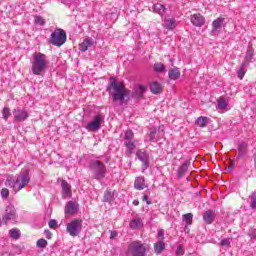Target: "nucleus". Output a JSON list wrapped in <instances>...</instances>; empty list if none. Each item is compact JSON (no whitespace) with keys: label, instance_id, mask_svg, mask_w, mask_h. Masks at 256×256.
I'll use <instances>...</instances> for the list:
<instances>
[{"label":"nucleus","instance_id":"f257e3e1","mask_svg":"<svg viewBox=\"0 0 256 256\" xmlns=\"http://www.w3.org/2000/svg\"><path fill=\"white\" fill-rule=\"evenodd\" d=\"M106 91L109 93L110 97H112V101L115 105H123L125 99L129 98V91L125 87V84L117 81L115 76L109 78Z\"/></svg>","mask_w":256,"mask_h":256},{"label":"nucleus","instance_id":"f03ea898","mask_svg":"<svg viewBox=\"0 0 256 256\" xmlns=\"http://www.w3.org/2000/svg\"><path fill=\"white\" fill-rule=\"evenodd\" d=\"M29 183H31V174L29 169H24L15 176H8L5 185L9 187V189H12L14 193H19V191L25 189Z\"/></svg>","mask_w":256,"mask_h":256},{"label":"nucleus","instance_id":"7ed1b4c3","mask_svg":"<svg viewBox=\"0 0 256 256\" xmlns=\"http://www.w3.org/2000/svg\"><path fill=\"white\" fill-rule=\"evenodd\" d=\"M49 67V60L47 59V55L41 52H35L33 54L32 60V73L33 75H42L45 71H47Z\"/></svg>","mask_w":256,"mask_h":256},{"label":"nucleus","instance_id":"20e7f679","mask_svg":"<svg viewBox=\"0 0 256 256\" xmlns=\"http://www.w3.org/2000/svg\"><path fill=\"white\" fill-rule=\"evenodd\" d=\"M89 169L93 179L96 181H103L107 177V166L99 160H92L89 164Z\"/></svg>","mask_w":256,"mask_h":256},{"label":"nucleus","instance_id":"39448f33","mask_svg":"<svg viewBox=\"0 0 256 256\" xmlns=\"http://www.w3.org/2000/svg\"><path fill=\"white\" fill-rule=\"evenodd\" d=\"M126 256H147V245L136 240L128 245Z\"/></svg>","mask_w":256,"mask_h":256},{"label":"nucleus","instance_id":"423d86ee","mask_svg":"<svg viewBox=\"0 0 256 256\" xmlns=\"http://www.w3.org/2000/svg\"><path fill=\"white\" fill-rule=\"evenodd\" d=\"M66 41L67 33L61 28L54 30L50 35V43L55 47H61V45H65Z\"/></svg>","mask_w":256,"mask_h":256},{"label":"nucleus","instance_id":"0eeeda50","mask_svg":"<svg viewBox=\"0 0 256 256\" xmlns=\"http://www.w3.org/2000/svg\"><path fill=\"white\" fill-rule=\"evenodd\" d=\"M81 231H83V220L79 218L73 219L66 225V232L70 237H78L81 235Z\"/></svg>","mask_w":256,"mask_h":256},{"label":"nucleus","instance_id":"6e6552de","mask_svg":"<svg viewBox=\"0 0 256 256\" xmlns=\"http://www.w3.org/2000/svg\"><path fill=\"white\" fill-rule=\"evenodd\" d=\"M19 215H17V209L13 204H9L5 208L4 215L2 216V221L7 225L8 223H17V219Z\"/></svg>","mask_w":256,"mask_h":256},{"label":"nucleus","instance_id":"1a4fd4ad","mask_svg":"<svg viewBox=\"0 0 256 256\" xmlns=\"http://www.w3.org/2000/svg\"><path fill=\"white\" fill-rule=\"evenodd\" d=\"M136 157L142 163V173H145L150 165L149 153L145 149H140L136 152Z\"/></svg>","mask_w":256,"mask_h":256},{"label":"nucleus","instance_id":"9d476101","mask_svg":"<svg viewBox=\"0 0 256 256\" xmlns=\"http://www.w3.org/2000/svg\"><path fill=\"white\" fill-rule=\"evenodd\" d=\"M103 123V116L101 114H97L94 116L93 121L89 122L86 125V129L90 132L93 133L95 131H99L101 129V124Z\"/></svg>","mask_w":256,"mask_h":256},{"label":"nucleus","instance_id":"9b49d317","mask_svg":"<svg viewBox=\"0 0 256 256\" xmlns=\"http://www.w3.org/2000/svg\"><path fill=\"white\" fill-rule=\"evenodd\" d=\"M13 115L15 121L18 122L27 121V119H29V112H27V109L23 107H17L16 109H14Z\"/></svg>","mask_w":256,"mask_h":256},{"label":"nucleus","instance_id":"f8f14e48","mask_svg":"<svg viewBox=\"0 0 256 256\" xmlns=\"http://www.w3.org/2000/svg\"><path fill=\"white\" fill-rule=\"evenodd\" d=\"M223 23H225V18L223 16L218 17L212 22L211 35H219L221 29L223 28Z\"/></svg>","mask_w":256,"mask_h":256},{"label":"nucleus","instance_id":"ddd939ff","mask_svg":"<svg viewBox=\"0 0 256 256\" xmlns=\"http://www.w3.org/2000/svg\"><path fill=\"white\" fill-rule=\"evenodd\" d=\"M216 217L217 214L213 209H209L203 213V221L206 223V225H212V223L215 222Z\"/></svg>","mask_w":256,"mask_h":256},{"label":"nucleus","instance_id":"4468645a","mask_svg":"<svg viewBox=\"0 0 256 256\" xmlns=\"http://www.w3.org/2000/svg\"><path fill=\"white\" fill-rule=\"evenodd\" d=\"M254 57H255V49H253V44H249L246 50V55L243 63H246V65L253 63Z\"/></svg>","mask_w":256,"mask_h":256},{"label":"nucleus","instance_id":"2eb2a0df","mask_svg":"<svg viewBox=\"0 0 256 256\" xmlns=\"http://www.w3.org/2000/svg\"><path fill=\"white\" fill-rule=\"evenodd\" d=\"M159 141V136H157V128L155 126H152L149 129V133L147 135V138L145 139V143L151 142V143H157Z\"/></svg>","mask_w":256,"mask_h":256},{"label":"nucleus","instance_id":"dca6fc26","mask_svg":"<svg viewBox=\"0 0 256 256\" xmlns=\"http://www.w3.org/2000/svg\"><path fill=\"white\" fill-rule=\"evenodd\" d=\"M189 167H191V160L184 162L177 170L178 179H183L185 177V173L189 171Z\"/></svg>","mask_w":256,"mask_h":256},{"label":"nucleus","instance_id":"f3484780","mask_svg":"<svg viewBox=\"0 0 256 256\" xmlns=\"http://www.w3.org/2000/svg\"><path fill=\"white\" fill-rule=\"evenodd\" d=\"M79 211V204L69 201L65 206L66 215H75Z\"/></svg>","mask_w":256,"mask_h":256},{"label":"nucleus","instance_id":"a211bd4d","mask_svg":"<svg viewBox=\"0 0 256 256\" xmlns=\"http://www.w3.org/2000/svg\"><path fill=\"white\" fill-rule=\"evenodd\" d=\"M164 27L168 29V31H173L175 27H177V20L171 16L164 17Z\"/></svg>","mask_w":256,"mask_h":256},{"label":"nucleus","instance_id":"6ab92c4d","mask_svg":"<svg viewBox=\"0 0 256 256\" xmlns=\"http://www.w3.org/2000/svg\"><path fill=\"white\" fill-rule=\"evenodd\" d=\"M95 41L91 37H87L83 40L82 43L79 44V50L82 51V53H85V51H88L90 47H93V44Z\"/></svg>","mask_w":256,"mask_h":256},{"label":"nucleus","instance_id":"aec40b11","mask_svg":"<svg viewBox=\"0 0 256 256\" xmlns=\"http://www.w3.org/2000/svg\"><path fill=\"white\" fill-rule=\"evenodd\" d=\"M190 20L195 27H203L205 25V18L201 14L192 15Z\"/></svg>","mask_w":256,"mask_h":256},{"label":"nucleus","instance_id":"412c9836","mask_svg":"<svg viewBox=\"0 0 256 256\" xmlns=\"http://www.w3.org/2000/svg\"><path fill=\"white\" fill-rule=\"evenodd\" d=\"M153 13H157V15H160V17H164L165 13H167V7L161 3H156L152 7Z\"/></svg>","mask_w":256,"mask_h":256},{"label":"nucleus","instance_id":"4be33fe9","mask_svg":"<svg viewBox=\"0 0 256 256\" xmlns=\"http://www.w3.org/2000/svg\"><path fill=\"white\" fill-rule=\"evenodd\" d=\"M134 187L137 189V191H143V189H146L147 185H145V177H136Z\"/></svg>","mask_w":256,"mask_h":256},{"label":"nucleus","instance_id":"5701e85b","mask_svg":"<svg viewBox=\"0 0 256 256\" xmlns=\"http://www.w3.org/2000/svg\"><path fill=\"white\" fill-rule=\"evenodd\" d=\"M150 91L153 95H159V93L163 92V86L159 82L154 81L150 83Z\"/></svg>","mask_w":256,"mask_h":256},{"label":"nucleus","instance_id":"b1692460","mask_svg":"<svg viewBox=\"0 0 256 256\" xmlns=\"http://www.w3.org/2000/svg\"><path fill=\"white\" fill-rule=\"evenodd\" d=\"M168 77L171 81H177L181 77V71L179 68H171L168 71Z\"/></svg>","mask_w":256,"mask_h":256},{"label":"nucleus","instance_id":"393cba45","mask_svg":"<svg viewBox=\"0 0 256 256\" xmlns=\"http://www.w3.org/2000/svg\"><path fill=\"white\" fill-rule=\"evenodd\" d=\"M249 147V144L247 142H240L238 144V157L243 158L247 155V148Z\"/></svg>","mask_w":256,"mask_h":256},{"label":"nucleus","instance_id":"a878e982","mask_svg":"<svg viewBox=\"0 0 256 256\" xmlns=\"http://www.w3.org/2000/svg\"><path fill=\"white\" fill-rule=\"evenodd\" d=\"M61 187L62 197H71V185L65 180H62Z\"/></svg>","mask_w":256,"mask_h":256},{"label":"nucleus","instance_id":"bb28decb","mask_svg":"<svg viewBox=\"0 0 256 256\" xmlns=\"http://www.w3.org/2000/svg\"><path fill=\"white\" fill-rule=\"evenodd\" d=\"M195 125L203 129L209 125V118L207 116H200L196 119Z\"/></svg>","mask_w":256,"mask_h":256},{"label":"nucleus","instance_id":"cd10ccee","mask_svg":"<svg viewBox=\"0 0 256 256\" xmlns=\"http://www.w3.org/2000/svg\"><path fill=\"white\" fill-rule=\"evenodd\" d=\"M115 195H117V191L107 190L104 193V202L105 203H113L115 201Z\"/></svg>","mask_w":256,"mask_h":256},{"label":"nucleus","instance_id":"c85d7f7f","mask_svg":"<svg viewBox=\"0 0 256 256\" xmlns=\"http://www.w3.org/2000/svg\"><path fill=\"white\" fill-rule=\"evenodd\" d=\"M249 65L247 63L242 62L239 69L237 70L238 79L242 80L245 77V73H247V68Z\"/></svg>","mask_w":256,"mask_h":256},{"label":"nucleus","instance_id":"c756f323","mask_svg":"<svg viewBox=\"0 0 256 256\" xmlns=\"http://www.w3.org/2000/svg\"><path fill=\"white\" fill-rule=\"evenodd\" d=\"M124 145L126 147V153L132 155L133 151H135V140H126L124 141Z\"/></svg>","mask_w":256,"mask_h":256},{"label":"nucleus","instance_id":"7c9ffc66","mask_svg":"<svg viewBox=\"0 0 256 256\" xmlns=\"http://www.w3.org/2000/svg\"><path fill=\"white\" fill-rule=\"evenodd\" d=\"M154 250L157 255H161L165 251V243L163 240H160L154 244Z\"/></svg>","mask_w":256,"mask_h":256},{"label":"nucleus","instance_id":"2f4dec72","mask_svg":"<svg viewBox=\"0 0 256 256\" xmlns=\"http://www.w3.org/2000/svg\"><path fill=\"white\" fill-rule=\"evenodd\" d=\"M130 229H139V227L143 226V223L141 222V218L136 217L130 221Z\"/></svg>","mask_w":256,"mask_h":256},{"label":"nucleus","instance_id":"473e14b6","mask_svg":"<svg viewBox=\"0 0 256 256\" xmlns=\"http://www.w3.org/2000/svg\"><path fill=\"white\" fill-rule=\"evenodd\" d=\"M153 69H154L155 73H165V71H167L165 64H163L161 62H156L153 66Z\"/></svg>","mask_w":256,"mask_h":256},{"label":"nucleus","instance_id":"72a5a7b5","mask_svg":"<svg viewBox=\"0 0 256 256\" xmlns=\"http://www.w3.org/2000/svg\"><path fill=\"white\" fill-rule=\"evenodd\" d=\"M11 239H19L21 237V231L17 228H13L9 231Z\"/></svg>","mask_w":256,"mask_h":256},{"label":"nucleus","instance_id":"f704fd0d","mask_svg":"<svg viewBox=\"0 0 256 256\" xmlns=\"http://www.w3.org/2000/svg\"><path fill=\"white\" fill-rule=\"evenodd\" d=\"M134 139H135V133H133V130H126L124 134V142L133 141Z\"/></svg>","mask_w":256,"mask_h":256},{"label":"nucleus","instance_id":"c9c22d12","mask_svg":"<svg viewBox=\"0 0 256 256\" xmlns=\"http://www.w3.org/2000/svg\"><path fill=\"white\" fill-rule=\"evenodd\" d=\"M249 205L254 211L256 210V190L249 196Z\"/></svg>","mask_w":256,"mask_h":256},{"label":"nucleus","instance_id":"e433bc0d","mask_svg":"<svg viewBox=\"0 0 256 256\" xmlns=\"http://www.w3.org/2000/svg\"><path fill=\"white\" fill-rule=\"evenodd\" d=\"M2 117L5 121H8L11 117V109L9 107H4L2 110Z\"/></svg>","mask_w":256,"mask_h":256},{"label":"nucleus","instance_id":"4c0bfd02","mask_svg":"<svg viewBox=\"0 0 256 256\" xmlns=\"http://www.w3.org/2000/svg\"><path fill=\"white\" fill-rule=\"evenodd\" d=\"M34 23L35 25H39L40 27H43L45 25V20L40 15L34 16Z\"/></svg>","mask_w":256,"mask_h":256},{"label":"nucleus","instance_id":"58836bf2","mask_svg":"<svg viewBox=\"0 0 256 256\" xmlns=\"http://www.w3.org/2000/svg\"><path fill=\"white\" fill-rule=\"evenodd\" d=\"M183 219L186 222V225H191V223H193V214L191 213L184 214Z\"/></svg>","mask_w":256,"mask_h":256},{"label":"nucleus","instance_id":"ea45409f","mask_svg":"<svg viewBox=\"0 0 256 256\" xmlns=\"http://www.w3.org/2000/svg\"><path fill=\"white\" fill-rule=\"evenodd\" d=\"M36 247H38L39 249H45V247H47V240L43 238L39 239L36 243Z\"/></svg>","mask_w":256,"mask_h":256},{"label":"nucleus","instance_id":"a19ab883","mask_svg":"<svg viewBox=\"0 0 256 256\" xmlns=\"http://www.w3.org/2000/svg\"><path fill=\"white\" fill-rule=\"evenodd\" d=\"M217 108L221 110L227 109V101L225 99L218 100Z\"/></svg>","mask_w":256,"mask_h":256},{"label":"nucleus","instance_id":"79ce46f5","mask_svg":"<svg viewBox=\"0 0 256 256\" xmlns=\"http://www.w3.org/2000/svg\"><path fill=\"white\" fill-rule=\"evenodd\" d=\"M221 247H229L231 245V239L224 238L220 241Z\"/></svg>","mask_w":256,"mask_h":256},{"label":"nucleus","instance_id":"37998d69","mask_svg":"<svg viewBox=\"0 0 256 256\" xmlns=\"http://www.w3.org/2000/svg\"><path fill=\"white\" fill-rule=\"evenodd\" d=\"M0 195L2 199H8L9 198V189L3 188L0 192Z\"/></svg>","mask_w":256,"mask_h":256},{"label":"nucleus","instance_id":"c03bdc74","mask_svg":"<svg viewBox=\"0 0 256 256\" xmlns=\"http://www.w3.org/2000/svg\"><path fill=\"white\" fill-rule=\"evenodd\" d=\"M185 254V249L183 248V245H179L176 249V255L181 256Z\"/></svg>","mask_w":256,"mask_h":256},{"label":"nucleus","instance_id":"a18cd8bd","mask_svg":"<svg viewBox=\"0 0 256 256\" xmlns=\"http://www.w3.org/2000/svg\"><path fill=\"white\" fill-rule=\"evenodd\" d=\"M248 236L250 237V239H254L256 241V229L255 228L250 229L248 232Z\"/></svg>","mask_w":256,"mask_h":256},{"label":"nucleus","instance_id":"49530a36","mask_svg":"<svg viewBox=\"0 0 256 256\" xmlns=\"http://www.w3.org/2000/svg\"><path fill=\"white\" fill-rule=\"evenodd\" d=\"M48 225H49L50 229H57V220L51 219V220L48 222Z\"/></svg>","mask_w":256,"mask_h":256},{"label":"nucleus","instance_id":"de8ad7c7","mask_svg":"<svg viewBox=\"0 0 256 256\" xmlns=\"http://www.w3.org/2000/svg\"><path fill=\"white\" fill-rule=\"evenodd\" d=\"M158 238L161 239L160 241H163V239H165V230L158 231Z\"/></svg>","mask_w":256,"mask_h":256},{"label":"nucleus","instance_id":"09e8293b","mask_svg":"<svg viewBox=\"0 0 256 256\" xmlns=\"http://www.w3.org/2000/svg\"><path fill=\"white\" fill-rule=\"evenodd\" d=\"M46 239H51L53 237V234L49 230L44 231Z\"/></svg>","mask_w":256,"mask_h":256},{"label":"nucleus","instance_id":"8fccbe9b","mask_svg":"<svg viewBox=\"0 0 256 256\" xmlns=\"http://www.w3.org/2000/svg\"><path fill=\"white\" fill-rule=\"evenodd\" d=\"M142 201H146L147 205H151V201H149V196L144 195Z\"/></svg>","mask_w":256,"mask_h":256},{"label":"nucleus","instance_id":"3c124183","mask_svg":"<svg viewBox=\"0 0 256 256\" xmlns=\"http://www.w3.org/2000/svg\"><path fill=\"white\" fill-rule=\"evenodd\" d=\"M115 237H117V231L111 232L110 239H115Z\"/></svg>","mask_w":256,"mask_h":256},{"label":"nucleus","instance_id":"603ef678","mask_svg":"<svg viewBox=\"0 0 256 256\" xmlns=\"http://www.w3.org/2000/svg\"><path fill=\"white\" fill-rule=\"evenodd\" d=\"M139 91L142 93H145L147 91V88H145V86H139Z\"/></svg>","mask_w":256,"mask_h":256},{"label":"nucleus","instance_id":"864d4df0","mask_svg":"<svg viewBox=\"0 0 256 256\" xmlns=\"http://www.w3.org/2000/svg\"><path fill=\"white\" fill-rule=\"evenodd\" d=\"M235 167V162L231 161L230 166L228 167V170L231 171Z\"/></svg>","mask_w":256,"mask_h":256},{"label":"nucleus","instance_id":"5fc2aeb1","mask_svg":"<svg viewBox=\"0 0 256 256\" xmlns=\"http://www.w3.org/2000/svg\"><path fill=\"white\" fill-rule=\"evenodd\" d=\"M133 205H135L137 207L139 205V200H134Z\"/></svg>","mask_w":256,"mask_h":256}]
</instances>
